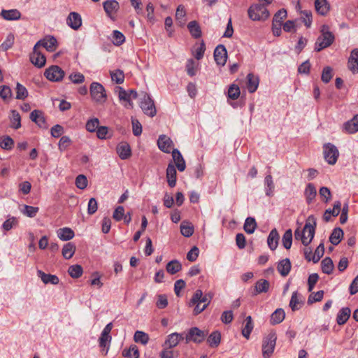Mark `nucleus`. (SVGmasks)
Returning <instances> with one entry per match:
<instances>
[{
    "label": "nucleus",
    "mask_w": 358,
    "mask_h": 358,
    "mask_svg": "<svg viewBox=\"0 0 358 358\" xmlns=\"http://www.w3.org/2000/svg\"><path fill=\"white\" fill-rule=\"evenodd\" d=\"M141 102L140 107L143 112L149 117H153L157 114V110L153 99L150 95L145 92H141L140 94Z\"/></svg>",
    "instance_id": "1"
},
{
    "label": "nucleus",
    "mask_w": 358,
    "mask_h": 358,
    "mask_svg": "<svg viewBox=\"0 0 358 358\" xmlns=\"http://www.w3.org/2000/svg\"><path fill=\"white\" fill-rule=\"evenodd\" d=\"M248 12L250 18L252 20H265L269 16L266 5L262 3L251 6Z\"/></svg>",
    "instance_id": "2"
},
{
    "label": "nucleus",
    "mask_w": 358,
    "mask_h": 358,
    "mask_svg": "<svg viewBox=\"0 0 358 358\" xmlns=\"http://www.w3.org/2000/svg\"><path fill=\"white\" fill-rule=\"evenodd\" d=\"M276 339V333L273 331H271L267 336L264 338L262 343V355L264 358H270L274 351Z\"/></svg>",
    "instance_id": "3"
},
{
    "label": "nucleus",
    "mask_w": 358,
    "mask_h": 358,
    "mask_svg": "<svg viewBox=\"0 0 358 358\" xmlns=\"http://www.w3.org/2000/svg\"><path fill=\"white\" fill-rule=\"evenodd\" d=\"M92 99L97 103H104L106 100V92L104 87L97 82H92L90 87Z\"/></svg>",
    "instance_id": "4"
},
{
    "label": "nucleus",
    "mask_w": 358,
    "mask_h": 358,
    "mask_svg": "<svg viewBox=\"0 0 358 358\" xmlns=\"http://www.w3.org/2000/svg\"><path fill=\"white\" fill-rule=\"evenodd\" d=\"M323 154L324 159L330 165L335 164L339 156L338 148L331 143L324 144Z\"/></svg>",
    "instance_id": "5"
},
{
    "label": "nucleus",
    "mask_w": 358,
    "mask_h": 358,
    "mask_svg": "<svg viewBox=\"0 0 358 358\" xmlns=\"http://www.w3.org/2000/svg\"><path fill=\"white\" fill-rule=\"evenodd\" d=\"M208 335L207 331H203L196 327H191L188 329L185 336L186 343L192 341L195 343H202Z\"/></svg>",
    "instance_id": "6"
},
{
    "label": "nucleus",
    "mask_w": 358,
    "mask_h": 358,
    "mask_svg": "<svg viewBox=\"0 0 358 358\" xmlns=\"http://www.w3.org/2000/svg\"><path fill=\"white\" fill-rule=\"evenodd\" d=\"M44 76L52 82H59L64 78L65 72L59 66L52 65L45 71Z\"/></svg>",
    "instance_id": "7"
},
{
    "label": "nucleus",
    "mask_w": 358,
    "mask_h": 358,
    "mask_svg": "<svg viewBox=\"0 0 358 358\" xmlns=\"http://www.w3.org/2000/svg\"><path fill=\"white\" fill-rule=\"evenodd\" d=\"M41 46H33V51L29 55V60L38 68H42L46 63V57L41 50Z\"/></svg>",
    "instance_id": "8"
},
{
    "label": "nucleus",
    "mask_w": 358,
    "mask_h": 358,
    "mask_svg": "<svg viewBox=\"0 0 358 358\" xmlns=\"http://www.w3.org/2000/svg\"><path fill=\"white\" fill-rule=\"evenodd\" d=\"M214 294L211 292L206 293L203 295V292L201 289H196L194 293L192 299L189 301V306L194 305L195 303H204V304H210L211 299L213 298Z\"/></svg>",
    "instance_id": "9"
},
{
    "label": "nucleus",
    "mask_w": 358,
    "mask_h": 358,
    "mask_svg": "<svg viewBox=\"0 0 358 358\" xmlns=\"http://www.w3.org/2000/svg\"><path fill=\"white\" fill-rule=\"evenodd\" d=\"M322 35L318 38L315 45H332L334 42V35L329 31L327 25H323L321 29Z\"/></svg>",
    "instance_id": "10"
},
{
    "label": "nucleus",
    "mask_w": 358,
    "mask_h": 358,
    "mask_svg": "<svg viewBox=\"0 0 358 358\" xmlns=\"http://www.w3.org/2000/svg\"><path fill=\"white\" fill-rule=\"evenodd\" d=\"M213 56L214 59L218 66H224L228 58L226 46H215Z\"/></svg>",
    "instance_id": "11"
},
{
    "label": "nucleus",
    "mask_w": 358,
    "mask_h": 358,
    "mask_svg": "<svg viewBox=\"0 0 358 358\" xmlns=\"http://www.w3.org/2000/svg\"><path fill=\"white\" fill-rule=\"evenodd\" d=\"M30 120L37 124L40 128L47 129L48 124L43 111L40 110H34L29 115Z\"/></svg>",
    "instance_id": "12"
},
{
    "label": "nucleus",
    "mask_w": 358,
    "mask_h": 358,
    "mask_svg": "<svg viewBox=\"0 0 358 358\" xmlns=\"http://www.w3.org/2000/svg\"><path fill=\"white\" fill-rule=\"evenodd\" d=\"M116 152L122 160L128 159L132 155L131 148L127 142H121L116 147Z\"/></svg>",
    "instance_id": "13"
},
{
    "label": "nucleus",
    "mask_w": 358,
    "mask_h": 358,
    "mask_svg": "<svg viewBox=\"0 0 358 358\" xmlns=\"http://www.w3.org/2000/svg\"><path fill=\"white\" fill-rule=\"evenodd\" d=\"M316 226L317 222L314 215H311L308 216L304 225V230L308 231V236L310 238V239L308 241L307 240V242H309V244L314 238Z\"/></svg>",
    "instance_id": "14"
},
{
    "label": "nucleus",
    "mask_w": 358,
    "mask_h": 358,
    "mask_svg": "<svg viewBox=\"0 0 358 358\" xmlns=\"http://www.w3.org/2000/svg\"><path fill=\"white\" fill-rule=\"evenodd\" d=\"M66 23L71 29L78 30L82 25L80 15L76 12H71L67 17Z\"/></svg>",
    "instance_id": "15"
},
{
    "label": "nucleus",
    "mask_w": 358,
    "mask_h": 358,
    "mask_svg": "<svg viewBox=\"0 0 358 358\" xmlns=\"http://www.w3.org/2000/svg\"><path fill=\"white\" fill-rule=\"evenodd\" d=\"M157 145L159 149L163 152L170 153V149L173 145V141L169 137L162 134L159 136Z\"/></svg>",
    "instance_id": "16"
},
{
    "label": "nucleus",
    "mask_w": 358,
    "mask_h": 358,
    "mask_svg": "<svg viewBox=\"0 0 358 358\" xmlns=\"http://www.w3.org/2000/svg\"><path fill=\"white\" fill-rule=\"evenodd\" d=\"M172 157L175 162L176 166L180 172H182L186 169V163L180 150L174 148L172 150Z\"/></svg>",
    "instance_id": "17"
},
{
    "label": "nucleus",
    "mask_w": 358,
    "mask_h": 358,
    "mask_svg": "<svg viewBox=\"0 0 358 358\" xmlns=\"http://www.w3.org/2000/svg\"><path fill=\"white\" fill-rule=\"evenodd\" d=\"M103 9L110 18L116 14L120 8L119 3L115 0H107L103 3Z\"/></svg>",
    "instance_id": "18"
},
{
    "label": "nucleus",
    "mask_w": 358,
    "mask_h": 358,
    "mask_svg": "<svg viewBox=\"0 0 358 358\" xmlns=\"http://www.w3.org/2000/svg\"><path fill=\"white\" fill-rule=\"evenodd\" d=\"M247 89L250 93H254L257 91L259 84V78L258 76L255 75L253 73H249L247 75Z\"/></svg>",
    "instance_id": "19"
},
{
    "label": "nucleus",
    "mask_w": 358,
    "mask_h": 358,
    "mask_svg": "<svg viewBox=\"0 0 358 358\" xmlns=\"http://www.w3.org/2000/svg\"><path fill=\"white\" fill-rule=\"evenodd\" d=\"M279 233L278 230L275 228H274L270 231L267 237L268 247L271 250L274 251L275 250H276L279 244Z\"/></svg>",
    "instance_id": "20"
},
{
    "label": "nucleus",
    "mask_w": 358,
    "mask_h": 358,
    "mask_svg": "<svg viewBox=\"0 0 358 358\" xmlns=\"http://www.w3.org/2000/svg\"><path fill=\"white\" fill-rule=\"evenodd\" d=\"M167 182L170 187H174L177 181V171L175 166L172 163H169L166 168Z\"/></svg>",
    "instance_id": "21"
},
{
    "label": "nucleus",
    "mask_w": 358,
    "mask_h": 358,
    "mask_svg": "<svg viewBox=\"0 0 358 358\" xmlns=\"http://www.w3.org/2000/svg\"><path fill=\"white\" fill-rule=\"evenodd\" d=\"M270 283L267 280L260 279L255 283L252 296H257L262 293H266L269 290Z\"/></svg>",
    "instance_id": "22"
},
{
    "label": "nucleus",
    "mask_w": 358,
    "mask_h": 358,
    "mask_svg": "<svg viewBox=\"0 0 358 358\" xmlns=\"http://www.w3.org/2000/svg\"><path fill=\"white\" fill-rule=\"evenodd\" d=\"M37 275L41 279L42 282L47 285H57L59 282V279L56 275L45 273L41 270L37 271Z\"/></svg>",
    "instance_id": "23"
},
{
    "label": "nucleus",
    "mask_w": 358,
    "mask_h": 358,
    "mask_svg": "<svg viewBox=\"0 0 358 358\" xmlns=\"http://www.w3.org/2000/svg\"><path fill=\"white\" fill-rule=\"evenodd\" d=\"M348 69L355 74L358 73V48L351 51L348 62Z\"/></svg>",
    "instance_id": "24"
},
{
    "label": "nucleus",
    "mask_w": 358,
    "mask_h": 358,
    "mask_svg": "<svg viewBox=\"0 0 358 358\" xmlns=\"http://www.w3.org/2000/svg\"><path fill=\"white\" fill-rule=\"evenodd\" d=\"M292 268V263L289 258H285L278 262L277 270L282 277H286Z\"/></svg>",
    "instance_id": "25"
},
{
    "label": "nucleus",
    "mask_w": 358,
    "mask_h": 358,
    "mask_svg": "<svg viewBox=\"0 0 358 358\" xmlns=\"http://www.w3.org/2000/svg\"><path fill=\"white\" fill-rule=\"evenodd\" d=\"M343 130L348 134H355L358 131V114L355 115L351 120L343 124Z\"/></svg>",
    "instance_id": "26"
},
{
    "label": "nucleus",
    "mask_w": 358,
    "mask_h": 358,
    "mask_svg": "<svg viewBox=\"0 0 358 358\" xmlns=\"http://www.w3.org/2000/svg\"><path fill=\"white\" fill-rule=\"evenodd\" d=\"M351 315V310L349 307L341 308L336 316V322L338 325L345 324L349 320Z\"/></svg>",
    "instance_id": "27"
},
{
    "label": "nucleus",
    "mask_w": 358,
    "mask_h": 358,
    "mask_svg": "<svg viewBox=\"0 0 358 358\" xmlns=\"http://www.w3.org/2000/svg\"><path fill=\"white\" fill-rule=\"evenodd\" d=\"M299 297L302 298V296L299 294L297 291L292 293L289 304L292 311L299 310L301 306L304 303V301L301 299H299Z\"/></svg>",
    "instance_id": "28"
},
{
    "label": "nucleus",
    "mask_w": 358,
    "mask_h": 358,
    "mask_svg": "<svg viewBox=\"0 0 358 358\" xmlns=\"http://www.w3.org/2000/svg\"><path fill=\"white\" fill-rule=\"evenodd\" d=\"M58 238L63 241H69L73 238L75 233L73 230L69 227L60 228L57 231Z\"/></svg>",
    "instance_id": "29"
},
{
    "label": "nucleus",
    "mask_w": 358,
    "mask_h": 358,
    "mask_svg": "<svg viewBox=\"0 0 358 358\" xmlns=\"http://www.w3.org/2000/svg\"><path fill=\"white\" fill-rule=\"evenodd\" d=\"M207 343L212 348L219 346L221 341V333L218 330L213 331L207 338Z\"/></svg>",
    "instance_id": "30"
},
{
    "label": "nucleus",
    "mask_w": 358,
    "mask_h": 358,
    "mask_svg": "<svg viewBox=\"0 0 358 358\" xmlns=\"http://www.w3.org/2000/svg\"><path fill=\"white\" fill-rule=\"evenodd\" d=\"M341 210V201H335L334 203V208L332 209L328 208L324 211V213L323 215L324 221L327 222H329L331 219L330 215H327V213H333V217H337L339 215Z\"/></svg>",
    "instance_id": "31"
},
{
    "label": "nucleus",
    "mask_w": 358,
    "mask_h": 358,
    "mask_svg": "<svg viewBox=\"0 0 358 358\" xmlns=\"http://www.w3.org/2000/svg\"><path fill=\"white\" fill-rule=\"evenodd\" d=\"M344 232L341 227H335L329 236V241L333 245H338L343 239Z\"/></svg>",
    "instance_id": "32"
},
{
    "label": "nucleus",
    "mask_w": 358,
    "mask_h": 358,
    "mask_svg": "<svg viewBox=\"0 0 358 358\" xmlns=\"http://www.w3.org/2000/svg\"><path fill=\"white\" fill-rule=\"evenodd\" d=\"M0 15L6 20H17L21 17L20 12L17 9L2 10Z\"/></svg>",
    "instance_id": "33"
},
{
    "label": "nucleus",
    "mask_w": 358,
    "mask_h": 358,
    "mask_svg": "<svg viewBox=\"0 0 358 358\" xmlns=\"http://www.w3.org/2000/svg\"><path fill=\"white\" fill-rule=\"evenodd\" d=\"M285 317V313L282 308H277L271 315L270 323L275 325L281 323Z\"/></svg>",
    "instance_id": "34"
},
{
    "label": "nucleus",
    "mask_w": 358,
    "mask_h": 358,
    "mask_svg": "<svg viewBox=\"0 0 358 358\" xmlns=\"http://www.w3.org/2000/svg\"><path fill=\"white\" fill-rule=\"evenodd\" d=\"M306 201L308 204H310L317 195V190L313 183H308L304 191Z\"/></svg>",
    "instance_id": "35"
},
{
    "label": "nucleus",
    "mask_w": 358,
    "mask_h": 358,
    "mask_svg": "<svg viewBox=\"0 0 358 358\" xmlns=\"http://www.w3.org/2000/svg\"><path fill=\"white\" fill-rule=\"evenodd\" d=\"M275 185L273 180V177L271 174L266 176L264 178V190L265 194L267 196L271 197L273 196Z\"/></svg>",
    "instance_id": "36"
},
{
    "label": "nucleus",
    "mask_w": 358,
    "mask_h": 358,
    "mask_svg": "<svg viewBox=\"0 0 358 358\" xmlns=\"http://www.w3.org/2000/svg\"><path fill=\"white\" fill-rule=\"evenodd\" d=\"M122 355L124 358H139L140 352L136 345H131L129 348H124L122 352Z\"/></svg>",
    "instance_id": "37"
},
{
    "label": "nucleus",
    "mask_w": 358,
    "mask_h": 358,
    "mask_svg": "<svg viewBox=\"0 0 358 358\" xmlns=\"http://www.w3.org/2000/svg\"><path fill=\"white\" fill-rule=\"evenodd\" d=\"M76 250V245L73 243L69 242L63 246L62 250V256L65 259H70L75 254Z\"/></svg>",
    "instance_id": "38"
},
{
    "label": "nucleus",
    "mask_w": 358,
    "mask_h": 358,
    "mask_svg": "<svg viewBox=\"0 0 358 358\" xmlns=\"http://www.w3.org/2000/svg\"><path fill=\"white\" fill-rule=\"evenodd\" d=\"M182 264L177 259H173L169 262L166 266V271L171 275H174L182 270Z\"/></svg>",
    "instance_id": "39"
},
{
    "label": "nucleus",
    "mask_w": 358,
    "mask_h": 358,
    "mask_svg": "<svg viewBox=\"0 0 358 358\" xmlns=\"http://www.w3.org/2000/svg\"><path fill=\"white\" fill-rule=\"evenodd\" d=\"M334 268V265L331 257H326L321 262V269L322 271L327 275L332 273Z\"/></svg>",
    "instance_id": "40"
},
{
    "label": "nucleus",
    "mask_w": 358,
    "mask_h": 358,
    "mask_svg": "<svg viewBox=\"0 0 358 358\" xmlns=\"http://www.w3.org/2000/svg\"><path fill=\"white\" fill-rule=\"evenodd\" d=\"M180 228L181 234L186 238L192 236L194 231L193 224L187 221H183L180 224Z\"/></svg>",
    "instance_id": "41"
},
{
    "label": "nucleus",
    "mask_w": 358,
    "mask_h": 358,
    "mask_svg": "<svg viewBox=\"0 0 358 358\" xmlns=\"http://www.w3.org/2000/svg\"><path fill=\"white\" fill-rule=\"evenodd\" d=\"M240 95V87L236 84L230 85L227 91V101H229V100H237Z\"/></svg>",
    "instance_id": "42"
},
{
    "label": "nucleus",
    "mask_w": 358,
    "mask_h": 358,
    "mask_svg": "<svg viewBox=\"0 0 358 358\" xmlns=\"http://www.w3.org/2000/svg\"><path fill=\"white\" fill-rule=\"evenodd\" d=\"M254 328V324L251 316L245 318L244 326L242 329V335L247 339L250 338V334Z\"/></svg>",
    "instance_id": "43"
},
{
    "label": "nucleus",
    "mask_w": 358,
    "mask_h": 358,
    "mask_svg": "<svg viewBox=\"0 0 358 358\" xmlns=\"http://www.w3.org/2000/svg\"><path fill=\"white\" fill-rule=\"evenodd\" d=\"M257 227V222L254 217H248L245 219L243 225L244 231L248 234H252L255 232Z\"/></svg>",
    "instance_id": "44"
},
{
    "label": "nucleus",
    "mask_w": 358,
    "mask_h": 358,
    "mask_svg": "<svg viewBox=\"0 0 358 358\" xmlns=\"http://www.w3.org/2000/svg\"><path fill=\"white\" fill-rule=\"evenodd\" d=\"M187 28L193 37L197 38L201 36V27L196 21L189 22L187 24Z\"/></svg>",
    "instance_id": "45"
},
{
    "label": "nucleus",
    "mask_w": 358,
    "mask_h": 358,
    "mask_svg": "<svg viewBox=\"0 0 358 358\" xmlns=\"http://www.w3.org/2000/svg\"><path fill=\"white\" fill-rule=\"evenodd\" d=\"M178 336H179V333L177 332L169 334L163 345L164 348H173L176 347L179 343Z\"/></svg>",
    "instance_id": "46"
},
{
    "label": "nucleus",
    "mask_w": 358,
    "mask_h": 358,
    "mask_svg": "<svg viewBox=\"0 0 358 358\" xmlns=\"http://www.w3.org/2000/svg\"><path fill=\"white\" fill-rule=\"evenodd\" d=\"M111 340H112V337H111L110 334H108V332L102 331L101 336L99 338V343L100 348H104L107 347L106 354L108 351L109 343H110Z\"/></svg>",
    "instance_id": "47"
},
{
    "label": "nucleus",
    "mask_w": 358,
    "mask_h": 358,
    "mask_svg": "<svg viewBox=\"0 0 358 358\" xmlns=\"http://www.w3.org/2000/svg\"><path fill=\"white\" fill-rule=\"evenodd\" d=\"M186 16V11L183 5H179L176 9V20L178 21V24L180 27L184 26L185 24L186 20L185 19Z\"/></svg>",
    "instance_id": "48"
},
{
    "label": "nucleus",
    "mask_w": 358,
    "mask_h": 358,
    "mask_svg": "<svg viewBox=\"0 0 358 358\" xmlns=\"http://www.w3.org/2000/svg\"><path fill=\"white\" fill-rule=\"evenodd\" d=\"M315 7L318 13L322 15H325L329 11V6L327 0H315Z\"/></svg>",
    "instance_id": "49"
},
{
    "label": "nucleus",
    "mask_w": 358,
    "mask_h": 358,
    "mask_svg": "<svg viewBox=\"0 0 358 358\" xmlns=\"http://www.w3.org/2000/svg\"><path fill=\"white\" fill-rule=\"evenodd\" d=\"M134 341L137 343L146 345L149 341V336L144 331L137 330L134 333Z\"/></svg>",
    "instance_id": "50"
},
{
    "label": "nucleus",
    "mask_w": 358,
    "mask_h": 358,
    "mask_svg": "<svg viewBox=\"0 0 358 358\" xmlns=\"http://www.w3.org/2000/svg\"><path fill=\"white\" fill-rule=\"evenodd\" d=\"M292 231L291 229H288L284 233L282 238V245L285 249H290L292 244Z\"/></svg>",
    "instance_id": "51"
},
{
    "label": "nucleus",
    "mask_w": 358,
    "mask_h": 358,
    "mask_svg": "<svg viewBox=\"0 0 358 358\" xmlns=\"http://www.w3.org/2000/svg\"><path fill=\"white\" fill-rule=\"evenodd\" d=\"M68 273L72 278H78L82 275L83 268L80 264L71 265L69 267Z\"/></svg>",
    "instance_id": "52"
},
{
    "label": "nucleus",
    "mask_w": 358,
    "mask_h": 358,
    "mask_svg": "<svg viewBox=\"0 0 358 358\" xmlns=\"http://www.w3.org/2000/svg\"><path fill=\"white\" fill-rule=\"evenodd\" d=\"M11 117L10 122L12 123L11 127L17 129L21 127V117L20 113L16 110H10Z\"/></svg>",
    "instance_id": "53"
},
{
    "label": "nucleus",
    "mask_w": 358,
    "mask_h": 358,
    "mask_svg": "<svg viewBox=\"0 0 358 358\" xmlns=\"http://www.w3.org/2000/svg\"><path fill=\"white\" fill-rule=\"evenodd\" d=\"M14 141L9 136H3L0 140V147L6 150H10L14 146Z\"/></svg>",
    "instance_id": "54"
},
{
    "label": "nucleus",
    "mask_w": 358,
    "mask_h": 358,
    "mask_svg": "<svg viewBox=\"0 0 358 358\" xmlns=\"http://www.w3.org/2000/svg\"><path fill=\"white\" fill-rule=\"evenodd\" d=\"M15 90L16 99L24 100L29 95L27 88L20 83H17Z\"/></svg>",
    "instance_id": "55"
},
{
    "label": "nucleus",
    "mask_w": 358,
    "mask_h": 358,
    "mask_svg": "<svg viewBox=\"0 0 358 358\" xmlns=\"http://www.w3.org/2000/svg\"><path fill=\"white\" fill-rule=\"evenodd\" d=\"M324 254V244L321 242L315 249L314 255L312 257V261L314 264L317 263Z\"/></svg>",
    "instance_id": "56"
},
{
    "label": "nucleus",
    "mask_w": 358,
    "mask_h": 358,
    "mask_svg": "<svg viewBox=\"0 0 358 358\" xmlns=\"http://www.w3.org/2000/svg\"><path fill=\"white\" fill-rule=\"evenodd\" d=\"M110 77L113 82L117 84H122L124 80V74L122 70L116 69L110 72Z\"/></svg>",
    "instance_id": "57"
},
{
    "label": "nucleus",
    "mask_w": 358,
    "mask_h": 358,
    "mask_svg": "<svg viewBox=\"0 0 358 358\" xmlns=\"http://www.w3.org/2000/svg\"><path fill=\"white\" fill-rule=\"evenodd\" d=\"M171 349L164 348L159 354L160 358H178L180 355L179 352Z\"/></svg>",
    "instance_id": "58"
},
{
    "label": "nucleus",
    "mask_w": 358,
    "mask_h": 358,
    "mask_svg": "<svg viewBox=\"0 0 358 358\" xmlns=\"http://www.w3.org/2000/svg\"><path fill=\"white\" fill-rule=\"evenodd\" d=\"M333 69L330 66H325L322 72L321 80L324 83H329L333 77Z\"/></svg>",
    "instance_id": "59"
},
{
    "label": "nucleus",
    "mask_w": 358,
    "mask_h": 358,
    "mask_svg": "<svg viewBox=\"0 0 358 358\" xmlns=\"http://www.w3.org/2000/svg\"><path fill=\"white\" fill-rule=\"evenodd\" d=\"M96 133L98 138L101 140L108 139L111 137L108 132V127L106 126H99Z\"/></svg>",
    "instance_id": "60"
},
{
    "label": "nucleus",
    "mask_w": 358,
    "mask_h": 358,
    "mask_svg": "<svg viewBox=\"0 0 358 358\" xmlns=\"http://www.w3.org/2000/svg\"><path fill=\"white\" fill-rule=\"evenodd\" d=\"M99 120L98 118L94 117L90 119L87 120L85 127L86 129L91 133L96 132V129L99 127Z\"/></svg>",
    "instance_id": "61"
},
{
    "label": "nucleus",
    "mask_w": 358,
    "mask_h": 358,
    "mask_svg": "<svg viewBox=\"0 0 358 358\" xmlns=\"http://www.w3.org/2000/svg\"><path fill=\"white\" fill-rule=\"evenodd\" d=\"M324 292L323 290H320L315 293L311 294L308 298L307 303L310 305L313 303L322 301L324 296Z\"/></svg>",
    "instance_id": "62"
},
{
    "label": "nucleus",
    "mask_w": 358,
    "mask_h": 358,
    "mask_svg": "<svg viewBox=\"0 0 358 358\" xmlns=\"http://www.w3.org/2000/svg\"><path fill=\"white\" fill-rule=\"evenodd\" d=\"M319 278H320L319 275L317 273H314L309 275V276L308 278V280H307L308 291L309 292L313 291L316 283L317 282V281L319 280Z\"/></svg>",
    "instance_id": "63"
},
{
    "label": "nucleus",
    "mask_w": 358,
    "mask_h": 358,
    "mask_svg": "<svg viewBox=\"0 0 358 358\" xmlns=\"http://www.w3.org/2000/svg\"><path fill=\"white\" fill-rule=\"evenodd\" d=\"M38 210L39 208L38 207L24 205V209L22 210V212L29 217H34Z\"/></svg>",
    "instance_id": "64"
}]
</instances>
